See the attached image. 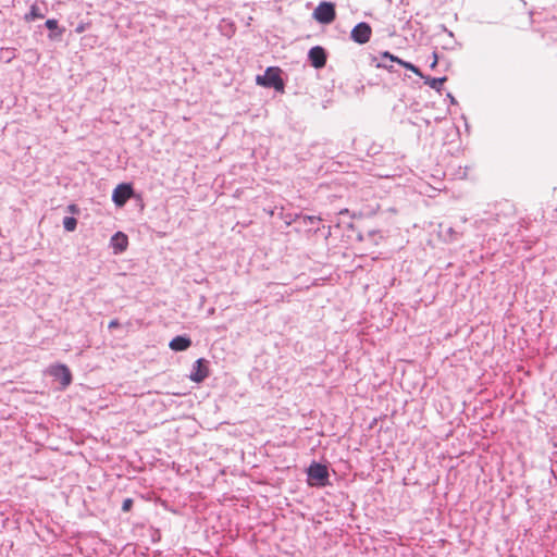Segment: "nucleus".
I'll return each mask as SVG.
<instances>
[{
	"mask_svg": "<svg viewBox=\"0 0 557 557\" xmlns=\"http://www.w3.org/2000/svg\"><path fill=\"white\" fill-rule=\"evenodd\" d=\"M436 64H437V54L434 52V53H433V61H432V63H431V67H432V69H433V67H435V66H436Z\"/></svg>",
	"mask_w": 557,
	"mask_h": 557,
	"instance_id": "22",
	"label": "nucleus"
},
{
	"mask_svg": "<svg viewBox=\"0 0 557 557\" xmlns=\"http://www.w3.org/2000/svg\"><path fill=\"white\" fill-rule=\"evenodd\" d=\"M308 59L314 69H322L326 64L327 55L324 48L321 46H314L309 50Z\"/></svg>",
	"mask_w": 557,
	"mask_h": 557,
	"instance_id": "8",
	"label": "nucleus"
},
{
	"mask_svg": "<svg viewBox=\"0 0 557 557\" xmlns=\"http://www.w3.org/2000/svg\"><path fill=\"white\" fill-rule=\"evenodd\" d=\"M89 25H90L89 23L81 22V23L76 26L75 32H76L77 34H82L83 32H85V30L89 27Z\"/></svg>",
	"mask_w": 557,
	"mask_h": 557,
	"instance_id": "20",
	"label": "nucleus"
},
{
	"mask_svg": "<svg viewBox=\"0 0 557 557\" xmlns=\"http://www.w3.org/2000/svg\"><path fill=\"white\" fill-rule=\"evenodd\" d=\"M132 507H133V499L132 498H125L123 500V504H122V510L124 512H127V511H129L132 509Z\"/></svg>",
	"mask_w": 557,
	"mask_h": 557,
	"instance_id": "19",
	"label": "nucleus"
},
{
	"mask_svg": "<svg viewBox=\"0 0 557 557\" xmlns=\"http://www.w3.org/2000/svg\"><path fill=\"white\" fill-rule=\"evenodd\" d=\"M209 376L208 361L200 358L193 366L189 379L195 383H201Z\"/></svg>",
	"mask_w": 557,
	"mask_h": 557,
	"instance_id": "5",
	"label": "nucleus"
},
{
	"mask_svg": "<svg viewBox=\"0 0 557 557\" xmlns=\"http://www.w3.org/2000/svg\"><path fill=\"white\" fill-rule=\"evenodd\" d=\"M133 193L134 190L131 184H120L113 190L112 200L117 207H123L133 196Z\"/></svg>",
	"mask_w": 557,
	"mask_h": 557,
	"instance_id": "7",
	"label": "nucleus"
},
{
	"mask_svg": "<svg viewBox=\"0 0 557 557\" xmlns=\"http://www.w3.org/2000/svg\"><path fill=\"white\" fill-rule=\"evenodd\" d=\"M256 83L263 87L284 91V81L281 77V69L278 67H268L263 75L257 76Z\"/></svg>",
	"mask_w": 557,
	"mask_h": 557,
	"instance_id": "1",
	"label": "nucleus"
},
{
	"mask_svg": "<svg viewBox=\"0 0 557 557\" xmlns=\"http://www.w3.org/2000/svg\"><path fill=\"white\" fill-rule=\"evenodd\" d=\"M46 27L51 30L48 35L49 39L54 40L62 36L64 29L58 27V21L54 18H49L45 23Z\"/></svg>",
	"mask_w": 557,
	"mask_h": 557,
	"instance_id": "11",
	"label": "nucleus"
},
{
	"mask_svg": "<svg viewBox=\"0 0 557 557\" xmlns=\"http://www.w3.org/2000/svg\"><path fill=\"white\" fill-rule=\"evenodd\" d=\"M346 213H348V209H343L339 211V214H346Z\"/></svg>",
	"mask_w": 557,
	"mask_h": 557,
	"instance_id": "24",
	"label": "nucleus"
},
{
	"mask_svg": "<svg viewBox=\"0 0 557 557\" xmlns=\"http://www.w3.org/2000/svg\"><path fill=\"white\" fill-rule=\"evenodd\" d=\"M372 36V28L371 26L366 22L358 23L350 33V38L359 44L364 45L367 44Z\"/></svg>",
	"mask_w": 557,
	"mask_h": 557,
	"instance_id": "4",
	"label": "nucleus"
},
{
	"mask_svg": "<svg viewBox=\"0 0 557 557\" xmlns=\"http://www.w3.org/2000/svg\"><path fill=\"white\" fill-rule=\"evenodd\" d=\"M44 13L41 12L40 8L35 3L30 7V10L28 13L25 14L24 20L26 22H33L38 18H44Z\"/></svg>",
	"mask_w": 557,
	"mask_h": 557,
	"instance_id": "12",
	"label": "nucleus"
},
{
	"mask_svg": "<svg viewBox=\"0 0 557 557\" xmlns=\"http://www.w3.org/2000/svg\"><path fill=\"white\" fill-rule=\"evenodd\" d=\"M308 478L310 485L325 486L327 484L329 471L326 466L313 462L308 468Z\"/></svg>",
	"mask_w": 557,
	"mask_h": 557,
	"instance_id": "2",
	"label": "nucleus"
},
{
	"mask_svg": "<svg viewBox=\"0 0 557 557\" xmlns=\"http://www.w3.org/2000/svg\"><path fill=\"white\" fill-rule=\"evenodd\" d=\"M63 226H64L65 231L73 232V231H75V228L77 226V220L73 216H65L63 219Z\"/></svg>",
	"mask_w": 557,
	"mask_h": 557,
	"instance_id": "15",
	"label": "nucleus"
},
{
	"mask_svg": "<svg viewBox=\"0 0 557 557\" xmlns=\"http://www.w3.org/2000/svg\"><path fill=\"white\" fill-rule=\"evenodd\" d=\"M49 374L59 380L63 387H67L72 382V373L65 364H53L49 369Z\"/></svg>",
	"mask_w": 557,
	"mask_h": 557,
	"instance_id": "6",
	"label": "nucleus"
},
{
	"mask_svg": "<svg viewBox=\"0 0 557 557\" xmlns=\"http://www.w3.org/2000/svg\"><path fill=\"white\" fill-rule=\"evenodd\" d=\"M120 326V323L116 319L114 320H111L110 323H109V329H115V327H119Z\"/></svg>",
	"mask_w": 557,
	"mask_h": 557,
	"instance_id": "21",
	"label": "nucleus"
},
{
	"mask_svg": "<svg viewBox=\"0 0 557 557\" xmlns=\"http://www.w3.org/2000/svg\"><path fill=\"white\" fill-rule=\"evenodd\" d=\"M424 78V83L426 85H429L431 88L433 89H436V90H441L443 84L446 82V77H430V76H426V77H422Z\"/></svg>",
	"mask_w": 557,
	"mask_h": 557,
	"instance_id": "13",
	"label": "nucleus"
},
{
	"mask_svg": "<svg viewBox=\"0 0 557 557\" xmlns=\"http://www.w3.org/2000/svg\"><path fill=\"white\" fill-rule=\"evenodd\" d=\"M314 18L322 24H330L336 17L335 7L332 2H321L313 12Z\"/></svg>",
	"mask_w": 557,
	"mask_h": 557,
	"instance_id": "3",
	"label": "nucleus"
},
{
	"mask_svg": "<svg viewBox=\"0 0 557 557\" xmlns=\"http://www.w3.org/2000/svg\"><path fill=\"white\" fill-rule=\"evenodd\" d=\"M380 59L381 60H388L391 63H398L400 65V62L403 61L401 59H399L398 57L389 53L388 51H384L380 54Z\"/></svg>",
	"mask_w": 557,
	"mask_h": 557,
	"instance_id": "17",
	"label": "nucleus"
},
{
	"mask_svg": "<svg viewBox=\"0 0 557 557\" xmlns=\"http://www.w3.org/2000/svg\"><path fill=\"white\" fill-rule=\"evenodd\" d=\"M69 209H70V211L74 212V211L76 210V206H75V205H71V206L69 207Z\"/></svg>",
	"mask_w": 557,
	"mask_h": 557,
	"instance_id": "23",
	"label": "nucleus"
},
{
	"mask_svg": "<svg viewBox=\"0 0 557 557\" xmlns=\"http://www.w3.org/2000/svg\"><path fill=\"white\" fill-rule=\"evenodd\" d=\"M110 246L115 255L124 252L128 247V237L123 232H116L110 240Z\"/></svg>",
	"mask_w": 557,
	"mask_h": 557,
	"instance_id": "9",
	"label": "nucleus"
},
{
	"mask_svg": "<svg viewBox=\"0 0 557 557\" xmlns=\"http://www.w3.org/2000/svg\"><path fill=\"white\" fill-rule=\"evenodd\" d=\"M375 66L377 69H384V70H386V71H388L391 73L395 71L393 64L392 63H386V62H384V60H382L380 62H376Z\"/></svg>",
	"mask_w": 557,
	"mask_h": 557,
	"instance_id": "18",
	"label": "nucleus"
},
{
	"mask_svg": "<svg viewBox=\"0 0 557 557\" xmlns=\"http://www.w3.org/2000/svg\"><path fill=\"white\" fill-rule=\"evenodd\" d=\"M191 346V339L187 336H175L169 344V347L174 351H184Z\"/></svg>",
	"mask_w": 557,
	"mask_h": 557,
	"instance_id": "10",
	"label": "nucleus"
},
{
	"mask_svg": "<svg viewBox=\"0 0 557 557\" xmlns=\"http://www.w3.org/2000/svg\"><path fill=\"white\" fill-rule=\"evenodd\" d=\"M400 65L409 71H411L412 73H414L416 75L420 76V77H423V74L421 73L420 69L417 67L414 64L410 63V62H407V61H401L400 62Z\"/></svg>",
	"mask_w": 557,
	"mask_h": 557,
	"instance_id": "16",
	"label": "nucleus"
},
{
	"mask_svg": "<svg viewBox=\"0 0 557 557\" xmlns=\"http://www.w3.org/2000/svg\"><path fill=\"white\" fill-rule=\"evenodd\" d=\"M297 219L301 220V222L306 226L308 224H312L314 222H320L321 221V218L320 216H315V215H300V214H296L294 221H296Z\"/></svg>",
	"mask_w": 557,
	"mask_h": 557,
	"instance_id": "14",
	"label": "nucleus"
}]
</instances>
